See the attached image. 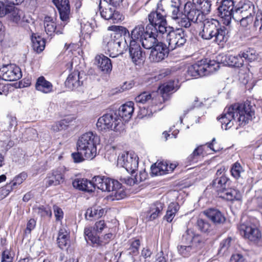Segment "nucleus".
I'll use <instances>...</instances> for the list:
<instances>
[{"label":"nucleus","mask_w":262,"mask_h":262,"mask_svg":"<svg viewBox=\"0 0 262 262\" xmlns=\"http://www.w3.org/2000/svg\"><path fill=\"white\" fill-rule=\"evenodd\" d=\"M204 245V238L200 235L195 234L191 244L192 247L195 249V251L196 252L199 249H201Z\"/></svg>","instance_id":"603ef678"},{"label":"nucleus","mask_w":262,"mask_h":262,"mask_svg":"<svg viewBox=\"0 0 262 262\" xmlns=\"http://www.w3.org/2000/svg\"><path fill=\"white\" fill-rule=\"evenodd\" d=\"M57 241L59 247L62 249L70 245V231L67 226H61L59 228Z\"/></svg>","instance_id":"5701e85b"},{"label":"nucleus","mask_w":262,"mask_h":262,"mask_svg":"<svg viewBox=\"0 0 262 262\" xmlns=\"http://www.w3.org/2000/svg\"><path fill=\"white\" fill-rule=\"evenodd\" d=\"M159 34L156 29L148 30L146 28L145 34L139 43H141L144 48L151 49L159 42L157 38Z\"/></svg>","instance_id":"f3484780"},{"label":"nucleus","mask_w":262,"mask_h":262,"mask_svg":"<svg viewBox=\"0 0 262 262\" xmlns=\"http://www.w3.org/2000/svg\"><path fill=\"white\" fill-rule=\"evenodd\" d=\"M163 209V204L156 202L152 204L147 212V218L149 221H153L162 214Z\"/></svg>","instance_id":"c756f323"},{"label":"nucleus","mask_w":262,"mask_h":262,"mask_svg":"<svg viewBox=\"0 0 262 262\" xmlns=\"http://www.w3.org/2000/svg\"><path fill=\"white\" fill-rule=\"evenodd\" d=\"M207 76L214 73L220 68V63L215 60H209L207 62L206 59Z\"/></svg>","instance_id":"8fccbe9b"},{"label":"nucleus","mask_w":262,"mask_h":262,"mask_svg":"<svg viewBox=\"0 0 262 262\" xmlns=\"http://www.w3.org/2000/svg\"><path fill=\"white\" fill-rule=\"evenodd\" d=\"M78 71H74L70 74L65 81L66 86L71 90H74L82 84L83 80Z\"/></svg>","instance_id":"412c9836"},{"label":"nucleus","mask_w":262,"mask_h":262,"mask_svg":"<svg viewBox=\"0 0 262 262\" xmlns=\"http://www.w3.org/2000/svg\"><path fill=\"white\" fill-rule=\"evenodd\" d=\"M195 234L192 229H187L182 236V242L187 244H191Z\"/></svg>","instance_id":"6e6d98bb"},{"label":"nucleus","mask_w":262,"mask_h":262,"mask_svg":"<svg viewBox=\"0 0 262 262\" xmlns=\"http://www.w3.org/2000/svg\"><path fill=\"white\" fill-rule=\"evenodd\" d=\"M84 233L85 239L90 241L94 247L103 248L109 243L114 236L112 233H109L99 237L97 235H94L91 227H85Z\"/></svg>","instance_id":"9d476101"},{"label":"nucleus","mask_w":262,"mask_h":262,"mask_svg":"<svg viewBox=\"0 0 262 262\" xmlns=\"http://www.w3.org/2000/svg\"><path fill=\"white\" fill-rule=\"evenodd\" d=\"M184 14L188 17V19L193 23L200 24L205 19V16L201 10L197 9L194 3L187 2L184 5Z\"/></svg>","instance_id":"ddd939ff"},{"label":"nucleus","mask_w":262,"mask_h":262,"mask_svg":"<svg viewBox=\"0 0 262 262\" xmlns=\"http://www.w3.org/2000/svg\"><path fill=\"white\" fill-rule=\"evenodd\" d=\"M255 117L254 106L250 102L234 103L226 107L218 120L223 129L227 130L235 123L238 126H245Z\"/></svg>","instance_id":"f257e3e1"},{"label":"nucleus","mask_w":262,"mask_h":262,"mask_svg":"<svg viewBox=\"0 0 262 262\" xmlns=\"http://www.w3.org/2000/svg\"><path fill=\"white\" fill-rule=\"evenodd\" d=\"M93 183L95 188L97 187L103 191H107V188L110 184V178L104 176H95L93 178Z\"/></svg>","instance_id":"473e14b6"},{"label":"nucleus","mask_w":262,"mask_h":262,"mask_svg":"<svg viewBox=\"0 0 262 262\" xmlns=\"http://www.w3.org/2000/svg\"><path fill=\"white\" fill-rule=\"evenodd\" d=\"M155 93L150 94L147 92H143L135 98L137 103L144 104L151 101L152 103H156V99L155 98Z\"/></svg>","instance_id":"ea45409f"},{"label":"nucleus","mask_w":262,"mask_h":262,"mask_svg":"<svg viewBox=\"0 0 262 262\" xmlns=\"http://www.w3.org/2000/svg\"><path fill=\"white\" fill-rule=\"evenodd\" d=\"M232 238L231 237H228L226 239H224L220 244V252L224 253L229 249Z\"/></svg>","instance_id":"e2e57ef3"},{"label":"nucleus","mask_w":262,"mask_h":262,"mask_svg":"<svg viewBox=\"0 0 262 262\" xmlns=\"http://www.w3.org/2000/svg\"><path fill=\"white\" fill-rule=\"evenodd\" d=\"M100 142L99 137L92 132L83 134L78 139L77 143V150L81 154L90 160L93 159L96 155V144Z\"/></svg>","instance_id":"20e7f679"},{"label":"nucleus","mask_w":262,"mask_h":262,"mask_svg":"<svg viewBox=\"0 0 262 262\" xmlns=\"http://www.w3.org/2000/svg\"><path fill=\"white\" fill-rule=\"evenodd\" d=\"M17 125L16 118L11 116H7L0 124V128L3 131L10 130Z\"/></svg>","instance_id":"58836bf2"},{"label":"nucleus","mask_w":262,"mask_h":262,"mask_svg":"<svg viewBox=\"0 0 262 262\" xmlns=\"http://www.w3.org/2000/svg\"><path fill=\"white\" fill-rule=\"evenodd\" d=\"M195 64L198 68V73H199L200 77L207 76L206 59L198 61Z\"/></svg>","instance_id":"13d9d810"},{"label":"nucleus","mask_w":262,"mask_h":262,"mask_svg":"<svg viewBox=\"0 0 262 262\" xmlns=\"http://www.w3.org/2000/svg\"><path fill=\"white\" fill-rule=\"evenodd\" d=\"M64 173L65 170L61 167L53 170L51 176H48L44 180L46 186H57L63 183L64 181Z\"/></svg>","instance_id":"6ab92c4d"},{"label":"nucleus","mask_w":262,"mask_h":262,"mask_svg":"<svg viewBox=\"0 0 262 262\" xmlns=\"http://www.w3.org/2000/svg\"><path fill=\"white\" fill-rule=\"evenodd\" d=\"M176 22L178 23L180 27L186 28H189L191 25V23H192L191 21L188 19V17L186 15H185L184 17L181 16L180 17V19L177 20Z\"/></svg>","instance_id":"052dcab7"},{"label":"nucleus","mask_w":262,"mask_h":262,"mask_svg":"<svg viewBox=\"0 0 262 262\" xmlns=\"http://www.w3.org/2000/svg\"><path fill=\"white\" fill-rule=\"evenodd\" d=\"M10 5L0 2V17H3L8 14V12L11 10Z\"/></svg>","instance_id":"69168bd1"},{"label":"nucleus","mask_w":262,"mask_h":262,"mask_svg":"<svg viewBox=\"0 0 262 262\" xmlns=\"http://www.w3.org/2000/svg\"><path fill=\"white\" fill-rule=\"evenodd\" d=\"M99 68L104 72H109L112 70V64L111 60L104 55H98L95 57Z\"/></svg>","instance_id":"c85d7f7f"},{"label":"nucleus","mask_w":262,"mask_h":262,"mask_svg":"<svg viewBox=\"0 0 262 262\" xmlns=\"http://www.w3.org/2000/svg\"><path fill=\"white\" fill-rule=\"evenodd\" d=\"M230 180L225 176L216 177L212 182V186L219 192L222 193L226 189L229 187Z\"/></svg>","instance_id":"cd10ccee"},{"label":"nucleus","mask_w":262,"mask_h":262,"mask_svg":"<svg viewBox=\"0 0 262 262\" xmlns=\"http://www.w3.org/2000/svg\"><path fill=\"white\" fill-rule=\"evenodd\" d=\"M178 253L184 257H188L193 253L196 252L195 249L191 244L188 245H181L177 247Z\"/></svg>","instance_id":"79ce46f5"},{"label":"nucleus","mask_w":262,"mask_h":262,"mask_svg":"<svg viewBox=\"0 0 262 262\" xmlns=\"http://www.w3.org/2000/svg\"><path fill=\"white\" fill-rule=\"evenodd\" d=\"M36 212L41 217H50L52 215L51 210L48 206H39L35 209Z\"/></svg>","instance_id":"5fc2aeb1"},{"label":"nucleus","mask_w":262,"mask_h":262,"mask_svg":"<svg viewBox=\"0 0 262 262\" xmlns=\"http://www.w3.org/2000/svg\"><path fill=\"white\" fill-rule=\"evenodd\" d=\"M168 163L167 162H160L151 166V173L155 175H163L168 173Z\"/></svg>","instance_id":"f704fd0d"},{"label":"nucleus","mask_w":262,"mask_h":262,"mask_svg":"<svg viewBox=\"0 0 262 262\" xmlns=\"http://www.w3.org/2000/svg\"><path fill=\"white\" fill-rule=\"evenodd\" d=\"M129 48V57L136 65H140L143 62L145 53L142 51L139 42L130 40Z\"/></svg>","instance_id":"4468645a"},{"label":"nucleus","mask_w":262,"mask_h":262,"mask_svg":"<svg viewBox=\"0 0 262 262\" xmlns=\"http://www.w3.org/2000/svg\"><path fill=\"white\" fill-rule=\"evenodd\" d=\"M72 184L74 188L79 190L90 192L95 190L93 183L85 179H76L73 181Z\"/></svg>","instance_id":"b1692460"},{"label":"nucleus","mask_w":262,"mask_h":262,"mask_svg":"<svg viewBox=\"0 0 262 262\" xmlns=\"http://www.w3.org/2000/svg\"><path fill=\"white\" fill-rule=\"evenodd\" d=\"M187 72L189 76L194 77H200L199 73H198V68L195 63L188 67Z\"/></svg>","instance_id":"338daca9"},{"label":"nucleus","mask_w":262,"mask_h":262,"mask_svg":"<svg viewBox=\"0 0 262 262\" xmlns=\"http://www.w3.org/2000/svg\"><path fill=\"white\" fill-rule=\"evenodd\" d=\"M254 10L255 7L252 2L249 1L241 2L238 6L235 8L234 18L253 16L255 13Z\"/></svg>","instance_id":"dca6fc26"},{"label":"nucleus","mask_w":262,"mask_h":262,"mask_svg":"<svg viewBox=\"0 0 262 262\" xmlns=\"http://www.w3.org/2000/svg\"><path fill=\"white\" fill-rule=\"evenodd\" d=\"M70 121L68 119H64L60 121L55 122L51 127V129L54 132H58L62 129L66 128L68 126Z\"/></svg>","instance_id":"de8ad7c7"},{"label":"nucleus","mask_w":262,"mask_h":262,"mask_svg":"<svg viewBox=\"0 0 262 262\" xmlns=\"http://www.w3.org/2000/svg\"><path fill=\"white\" fill-rule=\"evenodd\" d=\"M180 206L177 203L172 202L168 207L164 219L168 222H171L176 215V213L179 210Z\"/></svg>","instance_id":"4c0bfd02"},{"label":"nucleus","mask_w":262,"mask_h":262,"mask_svg":"<svg viewBox=\"0 0 262 262\" xmlns=\"http://www.w3.org/2000/svg\"><path fill=\"white\" fill-rule=\"evenodd\" d=\"M11 10L8 12L7 16L13 22L16 24H20L21 17L23 16V12L13 5L10 6Z\"/></svg>","instance_id":"c9c22d12"},{"label":"nucleus","mask_w":262,"mask_h":262,"mask_svg":"<svg viewBox=\"0 0 262 262\" xmlns=\"http://www.w3.org/2000/svg\"><path fill=\"white\" fill-rule=\"evenodd\" d=\"M205 214L215 224H220L224 223L225 217L223 213L217 209L210 208L204 211Z\"/></svg>","instance_id":"a878e982"},{"label":"nucleus","mask_w":262,"mask_h":262,"mask_svg":"<svg viewBox=\"0 0 262 262\" xmlns=\"http://www.w3.org/2000/svg\"><path fill=\"white\" fill-rule=\"evenodd\" d=\"M21 76L20 68L15 64L4 65L0 68V77L5 81H16Z\"/></svg>","instance_id":"f8f14e48"},{"label":"nucleus","mask_w":262,"mask_h":262,"mask_svg":"<svg viewBox=\"0 0 262 262\" xmlns=\"http://www.w3.org/2000/svg\"><path fill=\"white\" fill-rule=\"evenodd\" d=\"M105 227V224L104 221H99L95 223L94 227L92 228V231L94 235H97V233H101L104 228Z\"/></svg>","instance_id":"0e129e2a"},{"label":"nucleus","mask_w":262,"mask_h":262,"mask_svg":"<svg viewBox=\"0 0 262 262\" xmlns=\"http://www.w3.org/2000/svg\"><path fill=\"white\" fill-rule=\"evenodd\" d=\"M130 247L128 250L129 253L132 255H137L139 254V249L140 246V241L138 239L129 240Z\"/></svg>","instance_id":"09e8293b"},{"label":"nucleus","mask_w":262,"mask_h":262,"mask_svg":"<svg viewBox=\"0 0 262 262\" xmlns=\"http://www.w3.org/2000/svg\"><path fill=\"white\" fill-rule=\"evenodd\" d=\"M117 164L133 174L138 167V157L135 153L123 152L118 158Z\"/></svg>","instance_id":"1a4fd4ad"},{"label":"nucleus","mask_w":262,"mask_h":262,"mask_svg":"<svg viewBox=\"0 0 262 262\" xmlns=\"http://www.w3.org/2000/svg\"><path fill=\"white\" fill-rule=\"evenodd\" d=\"M240 234L249 241L257 243L261 238L258 228L250 220L242 222L238 227Z\"/></svg>","instance_id":"6e6552de"},{"label":"nucleus","mask_w":262,"mask_h":262,"mask_svg":"<svg viewBox=\"0 0 262 262\" xmlns=\"http://www.w3.org/2000/svg\"><path fill=\"white\" fill-rule=\"evenodd\" d=\"M222 61L226 65L239 68L243 66L244 60L242 59L239 53L237 55H226L223 57Z\"/></svg>","instance_id":"bb28decb"},{"label":"nucleus","mask_w":262,"mask_h":262,"mask_svg":"<svg viewBox=\"0 0 262 262\" xmlns=\"http://www.w3.org/2000/svg\"><path fill=\"white\" fill-rule=\"evenodd\" d=\"M175 90V85L174 81H170L166 82L159 87V92L162 95V97H164L165 94H167Z\"/></svg>","instance_id":"a18cd8bd"},{"label":"nucleus","mask_w":262,"mask_h":262,"mask_svg":"<svg viewBox=\"0 0 262 262\" xmlns=\"http://www.w3.org/2000/svg\"><path fill=\"white\" fill-rule=\"evenodd\" d=\"M197 226L199 229L203 232H209L210 229V225L203 219L198 220Z\"/></svg>","instance_id":"bf43d9fd"},{"label":"nucleus","mask_w":262,"mask_h":262,"mask_svg":"<svg viewBox=\"0 0 262 262\" xmlns=\"http://www.w3.org/2000/svg\"><path fill=\"white\" fill-rule=\"evenodd\" d=\"M149 59L151 61L158 62L163 60L168 56L170 50L165 45L161 42H158L151 49Z\"/></svg>","instance_id":"2eb2a0df"},{"label":"nucleus","mask_w":262,"mask_h":262,"mask_svg":"<svg viewBox=\"0 0 262 262\" xmlns=\"http://www.w3.org/2000/svg\"><path fill=\"white\" fill-rule=\"evenodd\" d=\"M53 3L58 9L60 18L64 26L70 19V7L68 0H52Z\"/></svg>","instance_id":"a211bd4d"},{"label":"nucleus","mask_w":262,"mask_h":262,"mask_svg":"<svg viewBox=\"0 0 262 262\" xmlns=\"http://www.w3.org/2000/svg\"><path fill=\"white\" fill-rule=\"evenodd\" d=\"M200 24L203 26L199 35L202 39H213L214 41L218 45H223L227 41L228 37L226 28L224 26H222L217 20L205 18Z\"/></svg>","instance_id":"7ed1b4c3"},{"label":"nucleus","mask_w":262,"mask_h":262,"mask_svg":"<svg viewBox=\"0 0 262 262\" xmlns=\"http://www.w3.org/2000/svg\"><path fill=\"white\" fill-rule=\"evenodd\" d=\"M237 21H239L241 25L243 27L246 28L250 25L253 21V16L247 17H241L239 18H234Z\"/></svg>","instance_id":"680f3d73"},{"label":"nucleus","mask_w":262,"mask_h":262,"mask_svg":"<svg viewBox=\"0 0 262 262\" xmlns=\"http://www.w3.org/2000/svg\"><path fill=\"white\" fill-rule=\"evenodd\" d=\"M234 2L232 0H222L221 5L219 7V15L222 19L223 23L228 26L234 18Z\"/></svg>","instance_id":"9b49d317"},{"label":"nucleus","mask_w":262,"mask_h":262,"mask_svg":"<svg viewBox=\"0 0 262 262\" xmlns=\"http://www.w3.org/2000/svg\"><path fill=\"white\" fill-rule=\"evenodd\" d=\"M32 47L34 51L38 53L42 51L45 47V41L43 38L38 36H33L32 37Z\"/></svg>","instance_id":"37998d69"},{"label":"nucleus","mask_w":262,"mask_h":262,"mask_svg":"<svg viewBox=\"0 0 262 262\" xmlns=\"http://www.w3.org/2000/svg\"><path fill=\"white\" fill-rule=\"evenodd\" d=\"M146 29L143 25H137L131 32V37L130 40H135L137 42L140 41L145 34Z\"/></svg>","instance_id":"e433bc0d"},{"label":"nucleus","mask_w":262,"mask_h":262,"mask_svg":"<svg viewBox=\"0 0 262 262\" xmlns=\"http://www.w3.org/2000/svg\"><path fill=\"white\" fill-rule=\"evenodd\" d=\"M104 213V209L100 206H94L88 208L85 212V217L88 216L90 217H95L99 218L101 217Z\"/></svg>","instance_id":"c03bdc74"},{"label":"nucleus","mask_w":262,"mask_h":262,"mask_svg":"<svg viewBox=\"0 0 262 262\" xmlns=\"http://www.w3.org/2000/svg\"><path fill=\"white\" fill-rule=\"evenodd\" d=\"M110 184L108 185L107 191L113 192L121 187V183L118 181L110 178Z\"/></svg>","instance_id":"774afa93"},{"label":"nucleus","mask_w":262,"mask_h":262,"mask_svg":"<svg viewBox=\"0 0 262 262\" xmlns=\"http://www.w3.org/2000/svg\"><path fill=\"white\" fill-rule=\"evenodd\" d=\"M53 86L49 81L47 80L43 76L39 77L36 81L35 89L37 91L44 94L52 92Z\"/></svg>","instance_id":"393cba45"},{"label":"nucleus","mask_w":262,"mask_h":262,"mask_svg":"<svg viewBox=\"0 0 262 262\" xmlns=\"http://www.w3.org/2000/svg\"><path fill=\"white\" fill-rule=\"evenodd\" d=\"M166 14L165 10L163 8H160L158 5L157 10L148 14L149 24L147 25L146 29L148 30L156 29L158 32L161 35H164L166 32V29L169 27L167 26L165 18Z\"/></svg>","instance_id":"39448f33"},{"label":"nucleus","mask_w":262,"mask_h":262,"mask_svg":"<svg viewBox=\"0 0 262 262\" xmlns=\"http://www.w3.org/2000/svg\"><path fill=\"white\" fill-rule=\"evenodd\" d=\"M27 177V174L26 173H20L16 176L11 183L7 184V185L3 188V190H5L7 192L6 195L8 194L13 188L21 184L23 181L26 179Z\"/></svg>","instance_id":"7c9ffc66"},{"label":"nucleus","mask_w":262,"mask_h":262,"mask_svg":"<svg viewBox=\"0 0 262 262\" xmlns=\"http://www.w3.org/2000/svg\"><path fill=\"white\" fill-rule=\"evenodd\" d=\"M241 56L242 59L252 62L256 60L257 58L256 51L253 49H249L246 52H241Z\"/></svg>","instance_id":"3c124183"},{"label":"nucleus","mask_w":262,"mask_h":262,"mask_svg":"<svg viewBox=\"0 0 262 262\" xmlns=\"http://www.w3.org/2000/svg\"><path fill=\"white\" fill-rule=\"evenodd\" d=\"M203 156V148L200 146L195 148L193 152L187 158V162L191 165L196 163L201 157Z\"/></svg>","instance_id":"a19ab883"},{"label":"nucleus","mask_w":262,"mask_h":262,"mask_svg":"<svg viewBox=\"0 0 262 262\" xmlns=\"http://www.w3.org/2000/svg\"><path fill=\"white\" fill-rule=\"evenodd\" d=\"M134 111V102L129 101L122 105L118 111L117 117L119 116L125 122L128 121L132 117Z\"/></svg>","instance_id":"4be33fe9"},{"label":"nucleus","mask_w":262,"mask_h":262,"mask_svg":"<svg viewBox=\"0 0 262 262\" xmlns=\"http://www.w3.org/2000/svg\"><path fill=\"white\" fill-rule=\"evenodd\" d=\"M45 30L49 36H53L56 32L57 34H62V32L56 29L54 21L51 19V17H46L44 21Z\"/></svg>","instance_id":"72a5a7b5"},{"label":"nucleus","mask_w":262,"mask_h":262,"mask_svg":"<svg viewBox=\"0 0 262 262\" xmlns=\"http://www.w3.org/2000/svg\"><path fill=\"white\" fill-rule=\"evenodd\" d=\"M166 36V40L168 43V48L173 50L178 47L183 46L186 41L184 31L182 29L173 30L172 27H169L166 32L163 35Z\"/></svg>","instance_id":"0eeeda50"},{"label":"nucleus","mask_w":262,"mask_h":262,"mask_svg":"<svg viewBox=\"0 0 262 262\" xmlns=\"http://www.w3.org/2000/svg\"><path fill=\"white\" fill-rule=\"evenodd\" d=\"M109 5L100 12L101 16L105 20L110 21L111 23H117L122 20V15L117 10V9L111 8Z\"/></svg>","instance_id":"aec40b11"},{"label":"nucleus","mask_w":262,"mask_h":262,"mask_svg":"<svg viewBox=\"0 0 262 262\" xmlns=\"http://www.w3.org/2000/svg\"><path fill=\"white\" fill-rule=\"evenodd\" d=\"M192 1L193 3H196L200 5V8L201 9V12H202L204 15L207 14L210 12L212 5L210 0H204L202 2L200 0Z\"/></svg>","instance_id":"49530a36"},{"label":"nucleus","mask_w":262,"mask_h":262,"mask_svg":"<svg viewBox=\"0 0 262 262\" xmlns=\"http://www.w3.org/2000/svg\"><path fill=\"white\" fill-rule=\"evenodd\" d=\"M112 197L113 200H119L123 199L126 196V193L123 188L122 185L118 189H116L112 192Z\"/></svg>","instance_id":"4d7b16f0"},{"label":"nucleus","mask_w":262,"mask_h":262,"mask_svg":"<svg viewBox=\"0 0 262 262\" xmlns=\"http://www.w3.org/2000/svg\"><path fill=\"white\" fill-rule=\"evenodd\" d=\"M220 196L230 201L240 200L241 193L238 190L229 187L221 193Z\"/></svg>","instance_id":"2f4dec72"},{"label":"nucleus","mask_w":262,"mask_h":262,"mask_svg":"<svg viewBox=\"0 0 262 262\" xmlns=\"http://www.w3.org/2000/svg\"><path fill=\"white\" fill-rule=\"evenodd\" d=\"M108 30L114 32L103 36L102 47L108 52L110 57L114 58L127 50L128 45L124 36L127 33L129 38L130 34L128 30L122 26H112L108 27Z\"/></svg>","instance_id":"f03ea898"},{"label":"nucleus","mask_w":262,"mask_h":262,"mask_svg":"<svg viewBox=\"0 0 262 262\" xmlns=\"http://www.w3.org/2000/svg\"><path fill=\"white\" fill-rule=\"evenodd\" d=\"M97 127L100 131L113 130L115 132H120L122 126L121 120L117 118L116 113L113 114H105L100 117L96 124Z\"/></svg>","instance_id":"423d86ee"},{"label":"nucleus","mask_w":262,"mask_h":262,"mask_svg":"<svg viewBox=\"0 0 262 262\" xmlns=\"http://www.w3.org/2000/svg\"><path fill=\"white\" fill-rule=\"evenodd\" d=\"M231 172L232 176L237 179L242 176V174L244 172L243 168L239 163L236 162L233 164L231 169Z\"/></svg>","instance_id":"864d4df0"}]
</instances>
